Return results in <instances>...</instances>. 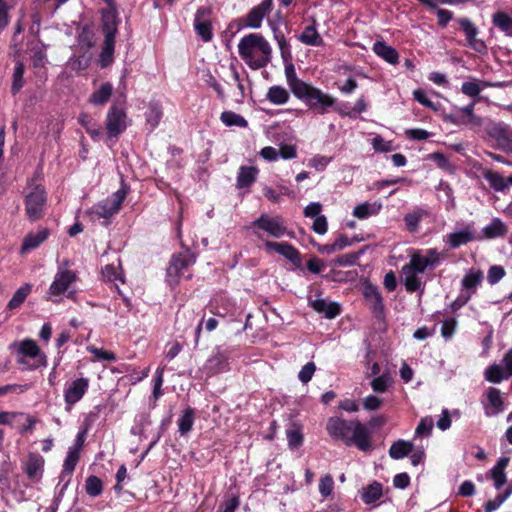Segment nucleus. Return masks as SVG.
Returning a JSON list of instances; mask_svg holds the SVG:
<instances>
[{"label": "nucleus", "instance_id": "58", "mask_svg": "<svg viewBox=\"0 0 512 512\" xmlns=\"http://www.w3.org/2000/svg\"><path fill=\"white\" fill-rule=\"evenodd\" d=\"M316 371V365L314 362L306 363L298 373V379L303 383L307 384L313 377Z\"/></svg>", "mask_w": 512, "mask_h": 512}, {"label": "nucleus", "instance_id": "24", "mask_svg": "<svg viewBox=\"0 0 512 512\" xmlns=\"http://www.w3.org/2000/svg\"><path fill=\"white\" fill-rule=\"evenodd\" d=\"M284 63H285V77H286L287 84L290 87L294 96L296 97L302 91V89L305 88V86L308 83L300 80L297 77L295 67H294L292 61L284 62Z\"/></svg>", "mask_w": 512, "mask_h": 512}, {"label": "nucleus", "instance_id": "11", "mask_svg": "<svg viewBox=\"0 0 512 512\" xmlns=\"http://www.w3.org/2000/svg\"><path fill=\"white\" fill-rule=\"evenodd\" d=\"M486 132L496 141L499 149L504 152H512V129L508 124L490 121L486 126Z\"/></svg>", "mask_w": 512, "mask_h": 512}, {"label": "nucleus", "instance_id": "18", "mask_svg": "<svg viewBox=\"0 0 512 512\" xmlns=\"http://www.w3.org/2000/svg\"><path fill=\"white\" fill-rule=\"evenodd\" d=\"M363 296L370 310L377 316L384 312L383 297L378 288L370 283L364 285Z\"/></svg>", "mask_w": 512, "mask_h": 512}, {"label": "nucleus", "instance_id": "42", "mask_svg": "<svg viewBox=\"0 0 512 512\" xmlns=\"http://www.w3.org/2000/svg\"><path fill=\"white\" fill-rule=\"evenodd\" d=\"M220 120L227 127H233V126L240 127V128L248 127L247 120L240 114H237L233 111L222 112L221 116H220Z\"/></svg>", "mask_w": 512, "mask_h": 512}, {"label": "nucleus", "instance_id": "14", "mask_svg": "<svg viewBox=\"0 0 512 512\" xmlns=\"http://www.w3.org/2000/svg\"><path fill=\"white\" fill-rule=\"evenodd\" d=\"M211 12V8L202 6L197 9L194 16V29L204 42L211 41L213 37L212 24L210 21Z\"/></svg>", "mask_w": 512, "mask_h": 512}, {"label": "nucleus", "instance_id": "27", "mask_svg": "<svg viewBox=\"0 0 512 512\" xmlns=\"http://www.w3.org/2000/svg\"><path fill=\"white\" fill-rule=\"evenodd\" d=\"M507 232V225L497 217L493 218L491 222L482 229L483 237L486 239L503 237L507 234Z\"/></svg>", "mask_w": 512, "mask_h": 512}, {"label": "nucleus", "instance_id": "46", "mask_svg": "<svg viewBox=\"0 0 512 512\" xmlns=\"http://www.w3.org/2000/svg\"><path fill=\"white\" fill-rule=\"evenodd\" d=\"M506 377L505 370L498 364H492L485 370V379L491 383H500L504 379H508Z\"/></svg>", "mask_w": 512, "mask_h": 512}, {"label": "nucleus", "instance_id": "60", "mask_svg": "<svg viewBox=\"0 0 512 512\" xmlns=\"http://www.w3.org/2000/svg\"><path fill=\"white\" fill-rule=\"evenodd\" d=\"M30 388L29 384H7L4 386H0V397H3L9 393H18L22 394L26 392Z\"/></svg>", "mask_w": 512, "mask_h": 512}, {"label": "nucleus", "instance_id": "2", "mask_svg": "<svg viewBox=\"0 0 512 512\" xmlns=\"http://www.w3.org/2000/svg\"><path fill=\"white\" fill-rule=\"evenodd\" d=\"M238 53L251 69L258 70L270 62L272 49L261 34L251 33L239 41Z\"/></svg>", "mask_w": 512, "mask_h": 512}, {"label": "nucleus", "instance_id": "53", "mask_svg": "<svg viewBox=\"0 0 512 512\" xmlns=\"http://www.w3.org/2000/svg\"><path fill=\"white\" fill-rule=\"evenodd\" d=\"M391 383V378L388 374L380 375L371 381V387L374 392L383 393L387 391Z\"/></svg>", "mask_w": 512, "mask_h": 512}, {"label": "nucleus", "instance_id": "44", "mask_svg": "<svg viewBox=\"0 0 512 512\" xmlns=\"http://www.w3.org/2000/svg\"><path fill=\"white\" fill-rule=\"evenodd\" d=\"M115 38H105L103 47L99 56V62L102 67H107L113 61Z\"/></svg>", "mask_w": 512, "mask_h": 512}, {"label": "nucleus", "instance_id": "64", "mask_svg": "<svg viewBox=\"0 0 512 512\" xmlns=\"http://www.w3.org/2000/svg\"><path fill=\"white\" fill-rule=\"evenodd\" d=\"M481 90L482 88L475 81L464 82L461 86L462 93L469 97H477L480 94Z\"/></svg>", "mask_w": 512, "mask_h": 512}, {"label": "nucleus", "instance_id": "15", "mask_svg": "<svg viewBox=\"0 0 512 512\" xmlns=\"http://www.w3.org/2000/svg\"><path fill=\"white\" fill-rule=\"evenodd\" d=\"M265 249L267 252L275 251L278 254L285 257L287 260L292 262L295 265H299L301 263V257L299 251L290 243L287 242H273V241H264Z\"/></svg>", "mask_w": 512, "mask_h": 512}, {"label": "nucleus", "instance_id": "36", "mask_svg": "<svg viewBox=\"0 0 512 512\" xmlns=\"http://www.w3.org/2000/svg\"><path fill=\"white\" fill-rule=\"evenodd\" d=\"M289 98L290 96L288 91L284 87L278 85L271 86L266 93V99L274 105L286 104Z\"/></svg>", "mask_w": 512, "mask_h": 512}, {"label": "nucleus", "instance_id": "5", "mask_svg": "<svg viewBox=\"0 0 512 512\" xmlns=\"http://www.w3.org/2000/svg\"><path fill=\"white\" fill-rule=\"evenodd\" d=\"M296 98L302 100L310 109L321 115L328 113V109L336 103L333 96L310 84H307Z\"/></svg>", "mask_w": 512, "mask_h": 512}, {"label": "nucleus", "instance_id": "47", "mask_svg": "<svg viewBox=\"0 0 512 512\" xmlns=\"http://www.w3.org/2000/svg\"><path fill=\"white\" fill-rule=\"evenodd\" d=\"M24 65L21 61H18L15 65L12 79L11 92L12 94H17L21 88L23 87L24 80Z\"/></svg>", "mask_w": 512, "mask_h": 512}, {"label": "nucleus", "instance_id": "17", "mask_svg": "<svg viewBox=\"0 0 512 512\" xmlns=\"http://www.w3.org/2000/svg\"><path fill=\"white\" fill-rule=\"evenodd\" d=\"M273 0H262V2L253 7L246 16L245 25L249 28L257 29L261 27L262 21L272 10Z\"/></svg>", "mask_w": 512, "mask_h": 512}, {"label": "nucleus", "instance_id": "6", "mask_svg": "<svg viewBox=\"0 0 512 512\" xmlns=\"http://www.w3.org/2000/svg\"><path fill=\"white\" fill-rule=\"evenodd\" d=\"M253 234L259 239L263 240L261 231L267 233L274 238H281L284 235H289L287 227L285 226L284 219L281 216L272 217L266 213L261 214L249 226Z\"/></svg>", "mask_w": 512, "mask_h": 512}, {"label": "nucleus", "instance_id": "32", "mask_svg": "<svg viewBox=\"0 0 512 512\" xmlns=\"http://www.w3.org/2000/svg\"><path fill=\"white\" fill-rule=\"evenodd\" d=\"M492 23L507 37H512V17L503 11H497L492 15Z\"/></svg>", "mask_w": 512, "mask_h": 512}, {"label": "nucleus", "instance_id": "30", "mask_svg": "<svg viewBox=\"0 0 512 512\" xmlns=\"http://www.w3.org/2000/svg\"><path fill=\"white\" fill-rule=\"evenodd\" d=\"M508 463V457H501L490 471L496 489H500L506 482L505 468Z\"/></svg>", "mask_w": 512, "mask_h": 512}, {"label": "nucleus", "instance_id": "23", "mask_svg": "<svg viewBox=\"0 0 512 512\" xmlns=\"http://www.w3.org/2000/svg\"><path fill=\"white\" fill-rule=\"evenodd\" d=\"M311 307L319 312L323 313L326 318L333 319L340 314L341 307L335 302H327L325 299H315L310 302Z\"/></svg>", "mask_w": 512, "mask_h": 512}, {"label": "nucleus", "instance_id": "41", "mask_svg": "<svg viewBox=\"0 0 512 512\" xmlns=\"http://www.w3.org/2000/svg\"><path fill=\"white\" fill-rule=\"evenodd\" d=\"M413 450V444L404 440H398L394 442L390 449L389 455L393 459H402L411 453Z\"/></svg>", "mask_w": 512, "mask_h": 512}, {"label": "nucleus", "instance_id": "38", "mask_svg": "<svg viewBox=\"0 0 512 512\" xmlns=\"http://www.w3.org/2000/svg\"><path fill=\"white\" fill-rule=\"evenodd\" d=\"M32 285L26 283L22 285L20 288L16 290L13 294L12 298L9 300L7 304V308L10 310H14L19 308L27 298V296L31 293Z\"/></svg>", "mask_w": 512, "mask_h": 512}, {"label": "nucleus", "instance_id": "3", "mask_svg": "<svg viewBox=\"0 0 512 512\" xmlns=\"http://www.w3.org/2000/svg\"><path fill=\"white\" fill-rule=\"evenodd\" d=\"M42 170L37 169L32 177L27 180L24 195L25 212L32 222L44 216L47 204V193L41 181Z\"/></svg>", "mask_w": 512, "mask_h": 512}, {"label": "nucleus", "instance_id": "57", "mask_svg": "<svg viewBox=\"0 0 512 512\" xmlns=\"http://www.w3.org/2000/svg\"><path fill=\"white\" fill-rule=\"evenodd\" d=\"M505 274L506 272L504 267L501 265H493L488 270L487 281L490 285H495L505 276Z\"/></svg>", "mask_w": 512, "mask_h": 512}, {"label": "nucleus", "instance_id": "28", "mask_svg": "<svg viewBox=\"0 0 512 512\" xmlns=\"http://www.w3.org/2000/svg\"><path fill=\"white\" fill-rule=\"evenodd\" d=\"M113 93V85L109 82L102 83L89 97V103L95 106H104Z\"/></svg>", "mask_w": 512, "mask_h": 512}, {"label": "nucleus", "instance_id": "13", "mask_svg": "<svg viewBox=\"0 0 512 512\" xmlns=\"http://www.w3.org/2000/svg\"><path fill=\"white\" fill-rule=\"evenodd\" d=\"M105 126L110 138H117L127 128V115L122 108L111 106L107 112Z\"/></svg>", "mask_w": 512, "mask_h": 512}, {"label": "nucleus", "instance_id": "22", "mask_svg": "<svg viewBox=\"0 0 512 512\" xmlns=\"http://www.w3.org/2000/svg\"><path fill=\"white\" fill-rule=\"evenodd\" d=\"M49 232L47 229H41L36 233H29L23 239V243L21 246V253L25 254L33 249L38 248L47 238Z\"/></svg>", "mask_w": 512, "mask_h": 512}, {"label": "nucleus", "instance_id": "1", "mask_svg": "<svg viewBox=\"0 0 512 512\" xmlns=\"http://www.w3.org/2000/svg\"><path fill=\"white\" fill-rule=\"evenodd\" d=\"M328 434L346 445H355L361 451L371 448L370 432L368 428L357 420H345L331 417L327 422Z\"/></svg>", "mask_w": 512, "mask_h": 512}, {"label": "nucleus", "instance_id": "35", "mask_svg": "<svg viewBox=\"0 0 512 512\" xmlns=\"http://www.w3.org/2000/svg\"><path fill=\"white\" fill-rule=\"evenodd\" d=\"M428 213L422 208H415L404 216V222L409 232H417L419 230L420 221L427 216Z\"/></svg>", "mask_w": 512, "mask_h": 512}, {"label": "nucleus", "instance_id": "61", "mask_svg": "<svg viewBox=\"0 0 512 512\" xmlns=\"http://www.w3.org/2000/svg\"><path fill=\"white\" fill-rule=\"evenodd\" d=\"M78 43L82 48L90 49L94 45L92 31L84 27L78 36Z\"/></svg>", "mask_w": 512, "mask_h": 512}, {"label": "nucleus", "instance_id": "39", "mask_svg": "<svg viewBox=\"0 0 512 512\" xmlns=\"http://www.w3.org/2000/svg\"><path fill=\"white\" fill-rule=\"evenodd\" d=\"M402 268L408 273L413 272L415 274H421L424 273L428 266L427 262L424 260L423 254L417 252L411 256L409 263L405 264Z\"/></svg>", "mask_w": 512, "mask_h": 512}, {"label": "nucleus", "instance_id": "10", "mask_svg": "<svg viewBox=\"0 0 512 512\" xmlns=\"http://www.w3.org/2000/svg\"><path fill=\"white\" fill-rule=\"evenodd\" d=\"M456 22L465 35L467 46L479 54H486L488 47L485 41L477 37L479 28L467 17L457 18Z\"/></svg>", "mask_w": 512, "mask_h": 512}, {"label": "nucleus", "instance_id": "45", "mask_svg": "<svg viewBox=\"0 0 512 512\" xmlns=\"http://www.w3.org/2000/svg\"><path fill=\"white\" fill-rule=\"evenodd\" d=\"M194 424V410L191 407L186 408L178 419V431L181 435H186L192 430Z\"/></svg>", "mask_w": 512, "mask_h": 512}, {"label": "nucleus", "instance_id": "50", "mask_svg": "<svg viewBox=\"0 0 512 512\" xmlns=\"http://www.w3.org/2000/svg\"><path fill=\"white\" fill-rule=\"evenodd\" d=\"M162 118V111L157 104H150L148 110L146 112V121L151 126V128H155Z\"/></svg>", "mask_w": 512, "mask_h": 512}, {"label": "nucleus", "instance_id": "25", "mask_svg": "<svg viewBox=\"0 0 512 512\" xmlns=\"http://www.w3.org/2000/svg\"><path fill=\"white\" fill-rule=\"evenodd\" d=\"M316 25V20L313 19L312 24L306 26L298 36V40L305 45L315 47L321 46L323 44V39L317 31Z\"/></svg>", "mask_w": 512, "mask_h": 512}, {"label": "nucleus", "instance_id": "54", "mask_svg": "<svg viewBox=\"0 0 512 512\" xmlns=\"http://www.w3.org/2000/svg\"><path fill=\"white\" fill-rule=\"evenodd\" d=\"M434 422L431 417H424L420 420L415 430L416 437L430 436Z\"/></svg>", "mask_w": 512, "mask_h": 512}, {"label": "nucleus", "instance_id": "19", "mask_svg": "<svg viewBox=\"0 0 512 512\" xmlns=\"http://www.w3.org/2000/svg\"><path fill=\"white\" fill-rule=\"evenodd\" d=\"M23 469L31 481L39 482L44 471V458L40 454L30 453Z\"/></svg>", "mask_w": 512, "mask_h": 512}, {"label": "nucleus", "instance_id": "29", "mask_svg": "<svg viewBox=\"0 0 512 512\" xmlns=\"http://www.w3.org/2000/svg\"><path fill=\"white\" fill-rule=\"evenodd\" d=\"M487 400L490 404V408L485 409L486 416H495L503 411L504 403L499 389L489 388L487 391Z\"/></svg>", "mask_w": 512, "mask_h": 512}, {"label": "nucleus", "instance_id": "26", "mask_svg": "<svg viewBox=\"0 0 512 512\" xmlns=\"http://www.w3.org/2000/svg\"><path fill=\"white\" fill-rule=\"evenodd\" d=\"M483 279L484 274L480 269H471L464 275L461 286L463 290H466V293H471L472 296L475 294L476 288L482 283Z\"/></svg>", "mask_w": 512, "mask_h": 512}, {"label": "nucleus", "instance_id": "33", "mask_svg": "<svg viewBox=\"0 0 512 512\" xmlns=\"http://www.w3.org/2000/svg\"><path fill=\"white\" fill-rule=\"evenodd\" d=\"M381 208V203L364 202L354 207L353 216L358 219H367L370 216L377 215Z\"/></svg>", "mask_w": 512, "mask_h": 512}, {"label": "nucleus", "instance_id": "20", "mask_svg": "<svg viewBox=\"0 0 512 512\" xmlns=\"http://www.w3.org/2000/svg\"><path fill=\"white\" fill-rule=\"evenodd\" d=\"M102 31L105 38H115L118 30V14L115 7L102 12Z\"/></svg>", "mask_w": 512, "mask_h": 512}, {"label": "nucleus", "instance_id": "9", "mask_svg": "<svg viewBox=\"0 0 512 512\" xmlns=\"http://www.w3.org/2000/svg\"><path fill=\"white\" fill-rule=\"evenodd\" d=\"M77 280L76 272L69 270L64 267H59L54 280L51 283L48 294L50 300L53 302H58L59 300L56 297H60L63 293L68 291L70 286Z\"/></svg>", "mask_w": 512, "mask_h": 512}, {"label": "nucleus", "instance_id": "16", "mask_svg": "<svg viewBox=\"0 0 512 512\" xmlns=\"http://www.w3.org/2000/svg\"><path fill=\"white\" fill-rule=\"evenodd\" d=\"M473 223L466 225L461 230H456L444 236L443 241L449 245L450 248L456 249L465 245L475 239L473 231Z\"/></svg>", "mask_w": 512, "mask_h": 512}, {"label": "nucleus", "instance_id": "8", "mask_svg": "<svg viewBox=\"0 0 512 512\" xmlns=\"http://www.w3.org/2000/svg\"><path fill=\"white\" fill-rule=\"evenodd\" d=\"M230 352L217 346L202 367L207 378L229 370Z\"/></svg>", "mask_w": 512, "mask_h": 512}, {"label": "nucleus", "instance_id": "40", "mask_svg": "<svg viewBox=\"0 0 512 512\" xmlns=\"http://www.w3.org/2000/svg\"><path fill=\"white\" fill-rule=\"evenodd\" d=\"M286 437L288 441V447L291 450H295L301 447L304 441L301 427L295 424L286 429Z\"/></svg>", "mask_w": 512, "mask_h": 512}, {"label": "nucleus", "instance_id": "51", "mask_svg": "<svg viewBox=\"0 0 512 512\" xmlns=\"http://www.w3.org/2000/svg\"><path fill=\"white\" fill-rule=\"evenodd\" d=\"M80 453L68 449L66 458L63 464V473L71 475L79 461Z\"/></svg>", "mask_w": 512, "mask_h": 512}, {"label": "nucleus", "instance_id": "63", "mask_svg": "<svg viewBox=\"0 0 512 512\" xmlns=\"http://www.w3.org/2000/svg\"><path fill=\"white\" fill-rule=\"evenodd\" d=\"M284 62L291 61L290 45L283 35H275Z\"/></svg>", "mask_w": 512, "mask_h": 512}, {"label": "nucleus", "instance_id": "59", "mask_svg": "<svg viewBox=\"0 0 512 512\" xmlns=\"http://www.w3.org/2000/svg\"><path fill=\"white\" fill-rule=\"evenodd\" d=\"M423 257L425 262H427L428 268H433L437 266L443 259V256L435 248H430L426 250V253L423 254Z\"/></svg>", "mask_w": 512, "mask_h": 512}, {"label": "nucleus", "instance_id": "43", "mask_svg": "<svg viewBox=\"0 0 512 512\" xmlns=\"http://www.w3.org/2000/svg\"><path fill=\"white\" fill-rule=\"evenodd\" d=\"M257 169L255 167L242 166L237 176V186L240 188L249 187L255 181Z\"/></svg>", "mask_w": 512, "mask_h": 512}, {"label": "nucleus", "instance_id": "37", "mask_svg": "<svg viewBox=\"0 0 512 512\" xmlns=\"http://www.w3.org/2000/svg\"><path fill=\"white\" fill-rule=\"evenodd\" d=\"M78 121L85 128L86 132L91 136L92 139L97 140L102 134L101 128L87 113H81L78 117Z\"/></svg>", "mask_w": 512, "mask_h": 512}, {"label": "nucleus", "instance_id": "34", "mask_svg": "<svg viewBox=\"0 0 512 512\" xmlns=\"http://www.w3.org/2000/svg\"><path fill=\"white\" fill-rule=\"evenodd\" d=\"M382 496V485L379 482L373 483L364 487L360 492L361 500L365 504H371L380 499Z\"/></svg>", "mask_w": 512, "mask_h": 512}, {"label": "nucleus", "instance_id": "56", "mask_svg": "<svg viewBox=\"0 0 512 512\" xmlns=\"http://www.w3.org/2000/svg\"><path fill=\"white\" fill-rule=\"evenodd\" d=\"M334 488V480L333 477L330 474H326L323 477H321L319 482V493L324 497L327 498L331 495Z\"/></svg>", "mask_w": 512, "mask_h": 512}, {"label": "nucleus", "instance_id": "55", "mask_svg": "<svg viewBox=\"0 0 512 512\" xmlns=\"http://www.w3.org/2000/svg\"><path fill=\"white\" fill-rule=\"evenodd\" d=\"M87 350L91 354H93L97 360L108 361V362H114L117 360L116 355L111 351L103 350V349L97 348L95 346H88Z\"/></svg>", "mask_w": 512, "mask_h": 512}, {"label": "nucleus", "instance_id": "31", "mask_svg": "<svg viewBox=\"0 0 512 512\" xmlns=\"http://www.w3.org/2000/svg\"><path fill=\"white\" fill-rule=\"evenodd\" d=\"M483 177L496 192H504L509 187L508 178L505 179L500 173L493 170L484 171Z\"/></svg>", "mask_w": 512, "mask_h": 512}, {"label": "nucleus", "instance_id": "62", "mask_svg": "<svg viewBox=\"0 0 512 512\" xmlns=\"http://www.w3.org/2000/svg\"><path fill=\"white\" fill-rule=\"evenodd\" d=\"M456 326H457V320L455 318L446 319L442 323V327H441L442 337L445 338L446 340L452 338V336L454 335Z\"/></svg>", "mask_w": 512, "mask_h": 512}, {"label": "nucleus", "instance_id": "52", "mask_svg": "<svg viewBox=\"0 0 512 512\" xmlns=\"http://www.w3.org/2000/svg\"><path fill=\"white\" fill-rule=\"evenodd\" d=\"M402 274L404 275V285L408 292H415L420 289L421 281L417 277L415 273H408L406 270L402 269Z\"/></svg>", "mask_w": 512, "mask_h": 512}, {"label": "nucleus", "instance_id": "21", "mask_svg": "<svg viewBox=\"0 0 512 512\" xmlns=\"http://www.w3.org/2000/svg\"><path fill=\"white\" fill-rule=\"evenodd\" d=\"M373 52L379 56L380 58H382L383 60H385L386 62H388L389 64H392V65H396L398 64L399 62V53L397 52V50L388 45L386 42L384 41H376L374 44H373Z\"/></svg>", "mask_w": 512, "mask_h": 512}, {"label": "nucleus", "instance_id": "49", "mask_svg": "<svg viewBox=\"0 0 512 512\" xmlns=\"http://www.w3.org/2000/svg\"><path fill=\"white\" fill-rule=\"evenodd\" d=\"M85 489L88 495L96 497L102 493V481L97 476L91 475L86 479Z\"/></svg>", "mask_w": 512, "mask_h": 512}, {"label": "nucleus", "instance_id": "7", "mask_svg": "<svg viewBox=\"0 0 512 512\" xmlns=\"http://www.w3.org/2000/svg\"><path fill=\"white\" fill-rule=\"evenodd\" d=\"M195 263L194 256L188 251L174 255L166 271V281L171 287L178 285L182 272Z\"/></svg>", "mask_w": 512, "mask_h": 512}, {"label": "nucleus", "instance_id": "48", "mask_svg": "<svg viewBox=\"0 0 512 512\" xmlns=\"http://www.w3.org/2000/svg\"><path fill=\"white\" fill-rule=\"evenodd\" d=\"M18 352L30 358H36L40 355V350L34 340L26 339L19 344Z\"/></svg>", "mask_w": 512, "mask_h": 512}, {"label": "nucleus", "instance_id": "4", "mask_svg": "<svg viewBox=\"0 0 512 512\" xmlns=\"http://www.w3.org/2000/svg\"><path fill=\"white\" fill-rule=\"evenodd\" d=\"M129 192V186L122 181L121 187L111 196L93 205L89 214L93 219H108L120 210V207Z\"/></svg>", "mask_w": 512, "mask_h": 512}, {"label": "nucleus", "instance_id": "12", "mask_svg": "<svg viewBox=\"0 0 512 512\" xmlns=\"http://www.w3.org/2000/svg\"><path fill=\"white\" fill-rule=\"evenodd\" d=\"M89 383L88 378L81 377L65 384L64 401L66 410H70L84 397L89 389Z\"/></svg>", "mask_w": 512, "mask_h": 512}]
</instances>
